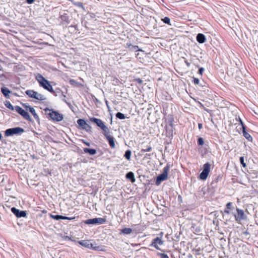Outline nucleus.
<instances>
[{
	"mask_svg": "<svg viewBox=\"0 0 258 258\" xmlns=\"http://www.w3.org/2000/svg\"><path fill=\"white\" fill-rule=\"evenodd\" d=\"M5 106L11 110H15L17 112L23 117L24 118L28 121H31L32 119L29 114L22 108L18 105L14 107L9 101L5 102Z\"/></svg>",
	"mask_w": 258,
	"mask_h": 258,
	"instance_id": "nucleus-1",
	"label": "nucleus"
},
{
	"mask_svg": "<svg viewBox=\"0 0 258 258\" xmlns=\"http://www.w3.org/2000/svg\"><path fill=\"white\" fill-rule=\"evenodd\" d=\"M35 79L38 82L40 87L52 93H55V91L53 90L52 86L50 84L49 82L41 74H37L35 77Z\"/></svg>",
	"mask_w": 258,
	"mask_h": 258,
	"instance_id": "nucleus-2",
	"label": "nucleus"
},
{
	"mask_svg": "<svg viewBox=\"0 0 258 258\" xmlns=\"http://www.w3.org/2000/svg\"><path fill=\"white\" fill-rule=\"evenodd\" d=\"M44 111L53 121L58 122L61 121L63 118V116L62 114H60L56 111H54L52 109H49V108H46L44 109Z\"/></svg>",
	"mask_w": 258,
	"mask_h": 258,
	"instance_id": "nucleus-3",
	"label": "nucleus"
},
{
	"mask_svg": "<svg viewBox=\"0 0 258 258\" xmlns=\"http://www.w3.org/2000/svg\"><path fill=\"white\" fill-rule=\"evenodd\" d=\"M25 132V130L20 127H15L7 129L5 131L6 137H11L14 135H21Z\"/></svg>",
	"mask_w": 258,
	"mask_h": 258,
	"instance_id": "nucleus-4",
	"label": "nucleus"
},
{
	"mask_svg": "<svg viewBox=\"0 0 258 258\" xmlns=\"http://www.w3.org/2000/svg\"><path fill=\"white\" fill-rule=\"evenodd\" d=\"M170 169V165L167 164L164 168L162 174H160L157 177L156 181L157 185H159L161 182L167 179L168 173Z\"/></svg>",
	"mask_w": 258,
	"mask_h": 258,
	"instance_id": "nucleus-5",
	"label": "nucleus"
},
{
	"mask_svg": "<svg viewBox=\"0 0 258 258\" xmlns=\"http://www.w3.org/2000/svg\"><path fill=\"white\" fill-rule=\"evenodd\" d=\"M105 221L106 219L103 218H95L85 220L84 223L87 225H100Z\"/></svg>",
	"mask_w": 258,
	"mask_h": 258,
	"instance_id": "nucleus-6",
	"label": "nucleus"
},
{
	"mask_svg": "<svg viewBox=\"0 0 258 258\" xmlns=\"http://www.w3.org/2000/svg\"><path fill=\"white\" fill-rule=\"evenodd\" d=\"M210 171V165L207 163L204 165L203 170L200 174V178L202 180H206Z\"/></svg>",
	"mask_w": 258,
	"mask_h": 258,
	"instance_id": "nucleus-7",
	"label": "nucleus"
},
{
	"mask_svg": "<svg viewBox=\"0 0 258 258\" xmlns=\"http://www.w3.org/2000/svg\"><path fill=\"white\" fill-rule=\"evenodd\" d=\"M103 131V134L108 141L109 145L111 147L113 148V137H112L110 134V130L107 126H104L101 129Z\"/></svg>",
	"mask_w": 258,
	"mask_h": 258,
	"instance_id": "nucleus-8",
	"label": "nucleus"
},
{
	"mask_svg": "<svg viewBox=\"0 0 258 258\" xmlns=\"http://www.w3.org/2000/svg\"><path fill=\"white\" fill-rule=\"evenodd\" d=\"M236 211L237 214L234 215L235 219L236 221L238 222L242 220L246 219L247 217L245 214H244L243 210L237 208Z\"/></svg>",
	"mask_w": 258,
	"mask_h": 258,
	"instance_id": "nucleus-9",
	"label": "nucleus"
},
{
	"mask_svg": "<svg viewBox=\"0 0 258 258\" xmlns=\"http://www.w3.org/2000/svg\"><path fill=\"white\" fill-rule=\"evenodd\" d=\"M12 212L18 218L26 217L27 213L25 211H21L15 207L11 208Z\"/></svg>",
	"mask_w": 258,
	"mask_h": 258,
	"instance_id": "nucleus-10",
	"label": "nucleus"
},
{
	"mask_svg": "<svg viewBox=\"0 0 258 258\" xmlns=\"http://www.w3.org/2000/svg\"><path fill=\"white\" fill-rule=\"evenodd\" d=\"M163 243L164 242L161 238V237H156L155 238L153 239L150 245L154 246L158 250H160L161 249L159 247V246L162 245Z\"/></svg>",
	"mask_w": 258,
	"mask_h": 258,
	"instance_id": "nucleus-11",
	"label": "nucleus"
},
{
	"mask_svg": "<svg viewBox=\"0 0 258 258\" xmlns=\"http://www.w3.org/2000/svg\"><path fill=\"white\" fill-rule=\"evenodd\" d=\"M77 123L81 128L86 130L87 132H89L91 130V127L90 125L87 124L85 120L83 119H79L77 120Z\"/></svg>",
	"mask_w": 258,
	"mask_h": 258,
	"instance_id": "nucleus-12",
	"label": "nucleus"
},
{
	"mask_svg": "<svg viewBox=\"0 0 258 258\" xmlns=\"http://www.w3.org/2000/svg\"><path fill=\"white\" fill-rule=\"evenodd\" d=\"M90 120L92 122L95 123L101 129L103 128L104 126H106L104 122L100 119L95 117H92L90 119Z\"/></svg>",
	"mask_w": 258,
	"mask_h": 258,
	"instance_id": "nucleus-13",
	"label": "nucleus"
},
{
	"mask_svg": "<svg viewBox=\"0 0 258 258\" xmlns=\"http://www.w3.org/2000/svg\"><path fill=\"white\" fill-rule=\"evenodd\" d=\"M55 92H57V93H61V98L62 99V100L66 104H67L68 105V106L71 107V106H72V104H71V103L70 102H68L67 100L66 99V96L63 94V92H61V90L59 88H57L55 90V93L54 94V95L55 96H57V94H55Z\"/></svg>",
	"mask_w": 258,
	"mask_h": 258,
	"instance_id": "nucleus-14",
	"label": "nucleus"
},
{
	"mask_svg": "<svg viewBox=\"0 0 258 258\" xmlns=\"http://www.w3.org/2000/svg\"><path fill=\"white\" fill-rule=\"evenodd\" d=\"M1 92L6 98H10L9 94L11 93V91L8 88L5 87H2Z\"/></svg>",
	"mask_w": 258,
	"mask_h": 258,
	"instance_id": "nucleus-15",
	"label": "nucleus"
},
{
	"mask_svg": "<svg viewBox=\"0 0 258 258\" xmlns=\"http://www.w3.org/2000/svg\"><path fill=\"white\" fill-rule=\"evenodd\" d=\"M37 92L33 90H27L26 91L25 93L30 98H35Z\"/></svg>",
	"mask_w": 258,
	"mask_h": 258,
	"instance_id": "nucleus-16",
	"label": "nucleus"
},
{
	"mask_svg": "<svg viewBox=\"0 0 258 258\" xmlns=\"http://www.w3.org/2000/svg\"><path fill=\"white\" fill-rule=\"evenodd\" d=\"M197 40L200 43H203L206 41V37L204 34L199 33L197 36Z\"/></svg>",
	"mask_w": 258,
	"mask_h": 258,
	"instance_id": "nucleus-17",
	"label": "nucleus"
},
{
	"mask_svg": "<svg viewBox=\"0 0 258 258\" xmlns=\"http://www.w3.org/2000/svg\"><path fill=\"white\" fill-rule=\"evenodd\" d=\"M89 248L95 250H101V247L100 246L97 245V244L95 242L93 243H92L91 242H90Z\"/></svg>",
	"mask_w": 258,
	"mask_h": 258,
	"instance_id": "nucleus-18",
	"label": "nucleus"
},
{
	"mask_svg": "<svg viewBox=\"0 0 258 258\" xmlns=\"http://www.w3.org/2000/svg\"><path fill=\"white\" fill-rule=\"evenodd\" d=\"M126 177L127 179L130 180V181L134 183L135 182L136 179L135 178L134 174L132 172H128L126 175Z\"/></svg>",
	"mask_w": 258,
	"mask_h": 258,
	"instance_id": "nucleus-19",
	"label": "nucleus"
},
{
	"mask_svg": "<svg viewBox=\"0 0 258 258\" xmlns=\"http://www.w3.org/2000/svg\"><path fill=\"white\" fill-rule=\"evenodd\" d=\"M29 111L33 115L34 118L37 120H39V117L38 114L36 113L35 109L33 107H29Z\"/></svg>",
	"mask_w": 258,
	"mask_h": 258,
	"instance_id": "nucleus-20",
	"label": "nucleus"
},
{
	"mask_svg": "<svg viewBox=\"0 0 258 258\" xmlns=\"http://www.w3.org/2000/svg\"><path fill=\"white\" fill-rule=\"evenodd\" d=\"M84 152L85 153H88L90 155H93L96 153V150L94 149H90V148H84Z\"/></svg>",
	"mask_w": 258,
	"mask_h": 258,
	"instance_id": "nucleus-21",
	"label": "nucleus"
},
{
	"mask_svg": "<svg viewBox=\"0 0 258 258\" xmlns=\"http://www.w3.org/2000/svg\"><path fill=\"white\" fill-rule=\"evenodd\" d=\"M59 18L61 19L62 21H63L67 23H69V18L67 14H63L62 15H60Z\"/></svg>",
	"mask_w": 258,
	"mask_h": 258,
	"instance_id": "nucleus-22",
	"label": "nucleus"
},
{
	"mask_svg": "<svg viewBox=\"0 0 258 258\" xmlns=\"http://www.w3.org/2000/svg\"><path fill=\"white\" fill-rule=\"evenodd\" d=\"M91 241L90 240H81L79 241V243L82 246L89 248Z\"/></svg>",
	"mask_w": 258,
	"mask_h": 258,
	"instance_id": "nucleus-23",
	"label": "nucleus"
},
{
	"mask_svg": "<svg viewBox=\"0 0 258 258\" xmlns=\"http://www.w3.org/2000/svg\"><path fill=\"white\" fill-rule=\"evenodd\" d=\"M128 48L131 51H136V52L142 51L141 49L139 48L138 46L133 45L132 44L128 45Z\"/></svg>",
	"mask_w": 258,
	"mask_h": 258,
	"instance_id": "nucleus-24",
	"label": "nucleus"
},
{
	"mask_svg": "<svg viewBox=\"0 0 258 258\" xmlns=\"http://www.w3.org/2000/svg\"><path fill=\"white\" fill-rule=\"evenodd\" d=\"M243 135L248 141H252V138L249 135V134H248V133H247L245 131V127H243Z\"/></svg>",
	"mask_w": 258,
	"mask_h": 258,
	"instance_id": "nucleus-25",
	"label": "nucleus"
},
{
	"mask_svg": "<svg viewBox=\"0 0 258 258\" xmlns=\"http://www.w3.org/2000/svg\"><path fill=\"white\" fill-rule=\"evenodd\" d=\"M226 208L224 210V213H225L227 214H229L230 213V209H232V203L231 202L228 203L226 204Z\"/></svg>",
	"mask_w": 258,
	"mask_h": 258,
	"instance_id": "nucleus-26",
	"label": "nucleus"
},
{
	"mask_svg": "<svg viewBox=\"0 0 258 258\" xmlns=\"http://www.w3.org/2000/svg\"><path fill=\"white\" fill-rule=\"evenodd\" d=\"M133 232V230L130 228H125L122 229L120 233L124 235L130 234Z\"/></svg>",
	"mask_w": 258,
	"mask_h": 258,
	"instance_id": "nucleus-27",
	"label": "nucleus"
},
{
	"mask_svg": "<svg viewBox=\"0 0 258 258\" xmlns=\"http://www.w3.org/2000/svg\"><path fill=\"white\" fill-rule=\"evenodd\" d=\"M35 99H37L39 101H44V100H46V97H45L44 95L37 93Z\"/></svg>",
	"mask_w": 258,
	"mask_h": 258,
	"instance_id": "nucleus-28",
	"label": "nucleus"
},
{
	"mask_svg": "<svg viewBox=\"0 0 258 258\" xmlns=\"http://www.w3.org/2000/svg\"><path fill=\"white\" fill-rule=\"evenodd\" d=\"M131 153H132L130 150L126 151L124 155V157L128 160H130L131 159Z\"/></svg>",
	"mask_w": 258,
	"mask_h": 258,
	"instance_id": "nucleus-29",
	"label": "nucleus"
},
{
	"mask_svg": "<svg viewBox=\"0 0 258 258\" xmlns=\"http://www.w3.org/2000/svg\"><path fill=\"white\" fill-rule=\"evenodd\" d=\"M50 216L53 219H55L56 220H60L62 218V216L59 215H52V214H50Z\"/></svg>",
	"mask_w": 258,
	"mask_h": 258,
	"instance_id": "nucleus-30",
	"label": "nucleus"
},
{
	"mask_svg": "<svg viewBox=\"0 0 258 258\" xmlns=\"http://www.w3.org/2000/svg\"><path fill=\"white\" fill-rule=\"evenodd\" d=\"M116 117L120 119H123L126 118L124 114L121 112H117L116 114Z\"/></svg>",
	"mask_w": 258,
	"mask_h": 258,
	"instance_id": "nucleus-31",
	"label": "nucleus"
},
{
	"mask_svg": "<svg viewBox=\"0 0 258 258\" xmlns=\"http://www.w3.org/2000/svg\"><path fill=\"white\" fill-rule=\"evenodd\" d=\"M162 21H163V22L164 23L170 25V20L168 17H165L164 19H162Z\"/></svg>",
	"mask_w": 258,
	"mask_h": 258,
	"instance_id": "nucleus-32",
	"label": "nucleus"
},
{
	"mask_svg": "<svg viewBox=\"0 0 258 258\" xmlns=\"http://www.w3.org/2000/svg\"><path fill=\"white\" fill-rule=\"evenodd\" d=\"M158 255L160 256L161 258H169L167 254L163 253H158Z\"/></svg>",
	"mask_w": 258,
	"mask_h": 258,
	"instance_id": "nucleus-33",
	"label": "nucleus"
},
{
	"mask_svg": "<svg viewBox=\"0 0 258 258\" xmlns=\"http://www.w3.org/2000/svg\"><path fill=\"white\" fill-rule=\"evenodd\" d=\"M22 106L26 109V110L29 111V107H32L30 105H29L28 103H22Z\"/></svg>",
	"mask_w": 258,
	"mask_h": 258,
	"instance_id": "nucleus-34",
	"label": "nucleus"
},
{
	"mask_svg": "<svg viewBox=\"0 0 258 258\" xmlns=\"http://www.w3.org/2000/svg\"><path fill=\"white\" fill-rule=\"evenodd\" d=\"M240 163L242 165V166L243 167H246V164L244 163V157H241L240 158Z\"/></svg>",
	"mask_w": 258,
	"mask_h": 258,
	"instance_id": "nucleus-35",
	"label": "nucleus"
},
{
	"mask_svg": "<svg viewBox=\"0 0 258 258\" xmlns=\"http://www.w3.org/2000/svg\"><path fill=\"white\" fill-rule=\"evenodd\" d=\"M152 150V147L149 146L146 149H142L141 150V152L143 153L146 152H150Z\"/></svg>",
	"mask_w": 258,
	"mask_h": 258,
	"instance_id": "nucleus-36",
	"label": "nucleus"
},
{
	"mask_svg": "<svg viewBox=\"0 0 258 258\" xmlns=\"http://www.w3.org/2000/svg\"><path fill=\"white\" fill-rule=\"evenodd\" d=\"M75 218V217H69L62 216L61 219L62 220H72L74 219Z\"/></svg>",
	"mask_w": 258,
	"mask_h": 258,
	"instance_id": "nucleus-37",
	"label": "nucleus"
},
{
	"mask_svg": "<svg viewBox=\"0 0 258 258\" xmlns=\"http://www.w3.org/2000/svg\"><path fill=\"white\" fill-rule=\"evenodd\" d=\"M198 143L199 145L202 146L204 143V140L202 138H200L198 139Z\"/></svg>",
	"mask_w": 258,
	"mask_h": 258,
	"instance_id": "nucleus-38",
	"label": "nucleus"
},
{
	"mask_svg": "<svg viewBox=\"0 0 258 258\" xmlns=\"http://www.w3.org/2000/svg\"><path fill=\"white\" fill-rule=\"evenodd\" d=\"M194 82L195 84H199V82H200V81L197 78H194Z\"/></svg>",
	"mask_w": 258,
	"mask_h": 258,
	"instance_id": "nucleus-39",
	"label": "nucleus"
},
{
	"mask_svg": "<svg viewBox=\"0 0 258 258\" xmlns=\"http://www.w3.org/2000/svg\"><path fill=\"white\" fill-rule=\"evenodd\" d=\"M204 71V69L203 68H201L199 70V73L202 75L203 74V72Z\"/></svg>",
	"mask_w": 258,
	"mask_h": 258,
	"instance_id": "nucleus-40",
	"label": "nucleus"
},
{
	"mask_svg": "<svg viewBox=\"0 0 258 258\" xmlns=\"http://www.w3.org/2000/svg\"><path fill=\"white\" fill-rule=\"evenodd\" d=\"M238 119H239V122L240 123V124L242 126V128H243V127H245V126H244V125L243 124V123L242 120L241 119V118L239 117H238Z\"/></svg>",
	"mask_w": 258,
	"mask_h": 258,
	"instance_id": "nucleus-41",
	"label": "nucleus"
},
{
	"mask_svg": "<svg viewBox=\"0 0 258 258\" xmlns=\"http://www.w3.org/2000/svg\"><path fill=\"white\" fill-rule=\"evenodd\" d=\"M35 0H26V2L29 4H32Z\"/></svg>",
	"mask_w": 258,
	"mask_h": 258,
	"instance_id": "nucleus-42",
	"label": "nucleus"
},
{
	"mask_svg": "<svg viewBox=\"0 0 258 258\" xmlns=\"http://www.w3.org/2000/svg\"><path fill=\"white\" fill-rule=\"evenodd\" d=\"M159 237H161V238H162V237L163 236V232H161L160 234H159Z\"/></svg>",
	"mask_w": 258,
	"mask_h": 258,
	"instance_id": "nucleus-43",
	"label": "nucleus"
},
{
	"mask_svg": "<svg viewBox=\"0 0 258 258\" xmlns=\"http://www.w3.org/2000/svg\"><path fill=\"white\" fill-rule=\"evenodd\" d=\"M136 81H137L138 83H142V80H141V79H137V80H136Z\"/></svg>",
	"mask_w": 258,
	"mask_h": 258,
	"instance_id": "nucleus-44",
	"label": "nucleus"
},
{
	"mask_svg": "<svg viewBox=\"0 0 258 258\" xmlns=\"http://www.w3.org/2000/svg\"><path fill=\"white\" fill-rule=\"evenodd\" d=\"M198 127L200 129H201L203 127V125H202V123H199L198 124Z\"/></svg>",
	"mask_w": 258,
	"mask_h": 258,
	"instance_id": "nucleus-45",
	"label": "nucleus"
},
{
	"mask_svg": "<svg viewBox=\"0 0 258 258\" xmlns=\"http://www.w3.org/2000/svg\"><path fill=\"white\" fill-rule=\"evenodd\" d=\"M84 143L88 146H90V143H88V142H84Z\"/></svg>",
	"mask_w": 258,
	"mask_h": 258,
	"instance_id": "nucleus-46",
	"label": "nucleus"
},
{
	"mask_svg": "<svg viewBox=\"0 0 258 258\" xmlns=\"http://www.w3.org/2000/svg\"><path fill=\"white\" fill-rule=\"evenodd\" d=\"M106 105H107V107H108V110L110 111V107H109V106H108V104H107V101H106Z\"/></svg>",
	"mask_w": 258,
	"mask_h": 258,
	"instance_id": "nucleus-47",
	"label": "nucleus"
},
{
	"mask_svg": "<svg viewBox=\"0 0 258 258\" xmlns=\"http://www.w3.org/2000/svg\"><path fill=\"white\" fill-rule=\"evenodd\" d=\"M110 116H111V121L112 122V114L111 113H110Z\"/></svg>",
	"mask_w": 258,
	"mask_h": 258,
	"instance_id": "nucleus-48",
	"label": "nucleus"
},
{
	"mask_svg": "<svg viewBox=\"0 0 258 258\" xmlns=\"http://www.w3.org/2000/svg\"><path fill=\"white\" fill-rule=\"evenodd\" d=\"M2 138H3L2 135V134L0 133V140H2Z\"/></svg>",
	"mask_w": 258,
	"mask_h": 258,
	"instance_id": "nucleus-49",
	"label": "nucleus"
},
{
	"mask_svg": "<svg viewBox=\"0 0 258 258\" xmlns=\"http://www.w3.org/2000/svg\"><path fill=\"white\" fill-rule=\"evenodd\" d=\"M72 82H75V81L73 80H70V83L72 84Z\"/></svg>",
	"mask_w": 258,
	"mask_h": 258,
	"instance_id": "nucleus-50",
	"label": "nucleus"
},
{
	"mask_svg": "<svg viewBox=\"0 0 258 258\" xmlns=\"http://www.w3.org/2000/svg\"><path fill=\"white\" fill-rule=\"evenodd\" d=\"M2 76L0 75V77H1Z\"/></svg>",
	"mask_w": 258,
	"mask_h": 258,
	"instance_id": "nucleus-51",
	"label": "nucleus"
}]
</instances>
